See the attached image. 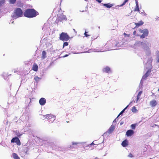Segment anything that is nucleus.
<instances>
[{
	"instance_id": "obj_33",
	"label": "nucleus",
	"mask_w": 159,
	"mask_h": 159,
	"mask_svg": "<svg viewBox=\"0 0 159 159\" xmlns=\"http://www.w3.org/2000/svg\"><path fill=\"white\" fill-rule=\"evenodd\" d=\"M87 32H86V31L84 33V34L85 35V36L86 37H88V36H89V35H88L87 34Z\"/></svg>"
},
{
	"instance_id": "obj_8",
	"label": "nucleus",
	"mask_w": 159,
	"mask_h": 159,
	"mask_svg": "<svg viewBox=\"0 0 159 159\" xmlns=\"http://www.w3.org/2000/svg\"><path fill=\"white\" fill-rule=\"evenodd\" d=\"M39 102L40 105L43 106L46 103V100L45 98H42L39 100Z\"/></svg>"
},
{
	"instance_id": "obj_34",
	"label": "nucleus",
	"mask_w": 159,
	"mask_h": 159,
	"mask_svg": "<svg viewBox=\"0 0 159 159\" xmlns=\"http://www.w3.org/2000/svg\"><path fill=\"white\" fill-rule=\"evenodd\" d=\"M124 35H125V36H127L128 37H129V36H130V35L129 34H126L124 33Z\"/></svg>"
},
{
	"instance_id": "obj_9",
	"label": "nucleus",
	"mask_w": 159,
	"mask_h": 159,
	"mask_svg": "<svg viewBox=\"0 0 159 159\" xmlns=\"http://www.w3.org/2000/svg\"><path fill=\"white\" fill-rule=\"evenodd\" d=\"M134 133V131L131 129L127 130L126 132V135L127 136H130L132 135Z\"/></svg>"
},
{
	"instance_id": "obj_44",
	"label": "nucleus",
	"mask_w": 159,
	"mask_h": 159,
	"mask_svg": "<svg viewBox=\"0 0 159 159\" xmlns=\"http://www.w3.org/2000/svg\"><path fill=\"white\" fill-rule=\"evenodd\" d=\"M158 61L159 62V58H158Z\"/></svg>"
},
{
	"instance_id": "obj_20",
	"label": "nucleus",
	"mask_w": 159,
	"mask_h": 159,
	"mask_svg": "<svg viewBox=\"0 0 159 159\" xmlns=\"http://www.w3.org/2000/svg\"><path fill=\"white\" fill-rule=\"evenodd\" d=\"M12 157L14 159H20V157H18L17 154L16 153L12 154Z\"/></svg>"
},
{
	"instance_id": "obj_18",
	"label": "nucleus",
	"mask_w": 159,
	"mask_h": 159,
	"mask_svg": "<svg viewBox=\"0 0 159 159\" xmlns=\"http://www.w3.org/2000/svg\"><path fill=\"white\" fill-rule=\"evenodd\" d=\"M128 0H125L122 4L120 6L118 5L117 6H116L115 7V8L116 9L117 8V7H120L123 6V5H125L127 2H128Z\"/></svg>"
},
{
	"instance_id": "obj_36",
	"label": "nucleus",
	"mask_w": 159,
	"mask_h": 159,
	"mask_svg": "<svg viewBox=\"0 0 159 159\" xmlns=\"http://www.w3.org/2000/svg\"><path fill=\"white\" fill-rule=\"evenodd\" d=\"M136 33V31L135 30L133 32V34L134 35H135Z\"/></svg>"
},
{
	"instance_id": "obj_22",
	"label": "nucleus",
	"mask_w": 159,
	"mask_h": 159,
	"mask_svg": "<svg viewBox=\"0 0 159 159\" xmlns=\"http://www.w3.org/2000/svg\"><path fill=\"white\" fill-rule=\"evenodd\" d=\"M134 11H138L139 12L140 10L139 8V6H136L135 7L134 9Z\"/></svg>"
},
{
	"instance_id": "obj_10",
	"label": "nucleus",
	"mask_w": 159,
	"mask_h": 159,
	"mask_svg": "<svg viewBox=\"0 0 159 159\" xmlns=\"http://www.w3.org/2000/svg\"><path fill=\"white\" fill-rule=\"evenodd\" d=\"M157 104L156 101L154 100L151 101L150 102V104L152 107H154Z\"/></svg>"
},
{
	"instance_id": "obj_13",
	"label": "nucleus",
	"mask_w": 159,
	"mask_h": 159,
	"mask_svg": "<svg viewBox=\"0 0 159 159\" xmlns=\"http://www.w3.org/2000/svg\"><path fill=\"white\" fill-rule=\"evenodd\" d=\"M113 5V4H110V3L103 4V6H105L107 8H110L112 7Z\"/></svg>"
},
{
	"instance_id": "obj_7",
	"label": "nucleus",
	"mask_w": 159,
	"mask_h": 159,
	"mask_svg": "<svg viewBox=\"0 0 159 159\" xmlns=\"http://www.w3.org/2000/svg\"><path fill=\"white\" fill-rule=\"evenodd\" d=\"M57 19L58 21H62L64 20H66V17L64 15H61L57 17Z\"/></svg>"
},
{
	"instance_id": "obj_1",
	"label": "nucleus",
	"mask_w": 159,
	"mask_h": 159,
	"mask_svg": "<svg viewBox=\"0 0 159 159\" xmlns=\"http://www.w3.org/2000/svg\"><path fill=\"white\" fill-rule=\"evenodd\" d=\"M39 14L38 12L34 9H28L25 10L24 13L25 16L28 18H33Z\"/></svg>"
},
{
	"instance_id": "obj_19",
	"label": "nucleus",
	"mask_w": 159,
	"mask_h": 159,
	"mask_svg": "<svg viewBox=\"0 0 159 159\" xmlns=\"http://www.w3.org/2000/svg\"><path fill=\"white\" fill-rule=\"evenodd\" d=\"M143 92L142 91H140L139 92L137 96V98L136 99V102H137L138 100L139 99L140 96L142 93Z\"/></svg>"
},
{
	"instance_id": "obj_6",
	"label": "nucleus",
	"mask_w": 159,
	"mask_h": 159,
	"mask_svg": "<svg viewBox=\"0 0 159 159\" xmlns=\"http://www.w3.org/2000/svg\"><path fill=\"white\" fill-rule=\"evenodd\" d=\"M46 118L48 119V120L53 121L55 119V116L53 115L50 114H48L45 115Z\"/></svg>"
},
{
	"instance_id": "obj_43",
	"label": "nucleus",
	"mask_w": 159,
	"mask_h": 159,
	"mask_svg": "<svg viewBox=\"0 0 159 159\" xmlns=\"http://www.w3.org/2000/svg\"><path fill=\"white\" fill-rule=\"evenodd\" d=\"M90 144L92 145V144H94L93 143V142Z\"/></svg>"
},
{
	"instance_id": "obj_31",
	"label": "nucleus",
	"mask_w": 159,
	"mask_h": 159,
	"mask_svg": "<svg viewBox=\"0 0 159 159\" xmlns=\"http://www.w3.org/2000/svg\"><path fill=\"white\" fill-rule=\"evenodd\" d=\"M131 126L132 129H134L135 127V125L134 124L131 125Z\"/></svg>"
},
{
	"instance_id": "obj_2",
	"label": "nucleus",
	"mask_w": 159,
	"mask_h": 159,
	"mask_svg": "<svg viewBox=\"0 0 159 159\" xmlns=\"http://www.w3.org/2000/svg\"><path fill=\"white\" fill-rule=\"evenodd\" d=\"M23 12L21 9L20 8H16L14 11L13 17H19L23 16Z\"/></svg>"
},
{
	"instance_id": "obj_29",
	"label": "nucleus",
	"mask_w": 159,
	"mask_h": 159,
	"mask_svg": "<svg viewBox=\"0 0 159 159\" xmlns=\"http://www.w3.org/2000/svg\"><path fill=\"white\" fill-rule=\"evenodd\" d=\"M132 111L133 112H135L136 110V107H134L132 108Z\"/></svg>"
},
{
	"instance_id": "obj_15",
	"label": "nucleus",
	"mask_w": 159,
	"mask_h": 159,
	"mask_svg": "<svg viewBox=\"0 0 159 159\" xmlns=\"http://www.w3.org/2000/svg\"><path fill=\"white\" fill-rule=\"evenodd\" d=\"M103 71L105 72L109 73L111 71L110 69L108 67H106L103 69Z\"/></svg>"
},
{
	"instance_id": "obj_45",
	"label": "nucleus",
	"mask_w": 159,
	"mask_h": 159,
	"mask_svg": "<svg viewBox=\"0 0 159 159\" xmlns=\"http://www.w3.org/2000/svg\"><path fill=\"white\" fill-rule=\"evenodd\" d=\"M141 43H143V42H141Z\"/></svg>"
},
{
	"instance_id": "obj_28",
	"label": "nucleus",
	"mask_w": 159,
	"mask_h": 159,
	"mask_svg": "<svg viewBox=\"0 0 159 159\" xmlns=\"http://www.w3.org/2000/svg\"><path fill=\"white\" fill-rule=\"evenodd\" d=\"M68 45V43L66 42L63 43V48H64L65 46H67Z\"/></svg>"
},
{
	"instance_id": "obj_24",
	"label": "nucleus",
	"mask_w": 159,
	"mask_h": 159,
	"mask_svg": "<svg viewBox=\"0 0 159 159\" xmlns=\"http://www.w3.org/2000/svg\"><path fill=\"white\" fill-rule=\"evenodd\" d=\"M29 151V148L27 147H25V148L24 149V152H25V153L26 154H28V151Z\"/></svg>"
},
{
	"instance_id": "obj_42",
	"label": "nucleus",
	"mask_w": 159,
	"mask_h": 159,
	"mask_svg": "<svg viewBox=\"0 0 159 159\" xmlns=\"http://www.w3.org/2000/svg\"><path fill=\"white\" fill-rule=\"evenodd\" d=\"M118 117H117V118H116L113 121V122H116V119Z\"/></svg>"
},
{
	"instance_id": "obj_12",
	"label": "nucleus",
	"mask_w": 159,
	"mask_h": 159,
	"mask_svg": "<svg viewBox=\"0 0 159 159\" xmlns=\"http://www.w3.org/2000/svg\"><path fill=\"white\" fill-rule=\"evenodd\" d=\"M32 69L35 71H37L38 69V66L35 63H34L33 65Z\"/></svg>"
},
{
	"instance_id": "obj_40",
	"label": "nucleus",
	"mask_w": 159,
	"mask_h": 159,
	"mask_svg": "<svg viewBox=\"0 0 159 159\" xmlns=\"http://www.w3.org/2000/svg\"><path fill=\"white\" fill-rule=\"evenodd\" d=\"M78 143H73L72 144L73 145H76Z\"/></svg>"
},
{
	"instance_id": "obj_23",
	"label": "nucleus",
	"mask_w": 159,
	"mask_h": 159,
	"mask_svg": "<svg viewBox=\"0 0 159 159\" xmlns=\"http://www.w3.org/2000/svg\"><path fill=\"white\" fill-rule=\"evenodd\" d=\"M128 105L123 110H122L121 112L120 113L119 115L117 117H118L120 115L122 114L125 111V110L128 107Z\"/></svg>"
},
{
	"instance_id": "obj_21",
	"label": "nucleus",
	"mask_w": 159,
	"mask_h": 159,
	"mask_svg": "<svg viewBox=\"0 0 159 159\" xmlns=\"http://www.w3.org/2000/svg\"><path fill=\"white\" fill-rule=\"evenodd\" d=\"M46 52L45 51H43L42 52V59H44L46 57Z\"/></svg>"
},
{
	"instance_id": "obj_3",
	"label": "nucleus",
	"mask_w": 159,
	"mask_h": 159,
	"mask_svg": "<svg viewBox=\"0 0 159 159\" xmlns=\"http://www.w3.org/2000/svg\"><path fill=\"white\" fill-rule=\"evenodd\" d=\"M70 38V37L66 33L62 32L59 36L60 39L63 41H68Z\"/></svg>"
},
{
	"instance_id": "obj_5",
	"label": "nucleus",
	"mask_w": 159,
	"mask_h": 159,
	"mask_svg": "<svg viewBox=\"0 0 159 159\" xmlns=\"http://www.w3.org/2000/svg\"><path fill=\"white\" fill-rule=\"evenodd\" d=\"M11 142L12 143H16L17 145L19 146H20L21 144V143L19 139L17 137L13 138L11 140Z\"/></svg>"
},
{
	"instance_id": "obj_35",
	"label": "nucleus",
	"mask_w": 159,
	"mask_h": 159,
	"mask_svg": "<svg viewBox=\"0 0 159 159\" xmlns=\"http://www.w3.org/2000/svg\"><path fill=\"white\" fill-rule=\"evenodd\" d=\"M135 3H136V6H139L138 2V1L136 0H135Z\"/></svg>"
},
{
	"instance_id": "obj_17",
	"label": "nucleus",
	"mask_w": 159,
	"mask_h": 159,
	"mask_svg": "<svg viewBox=\"0 0 159 159\" xmlns=\"http://www.w3.org/2000/svg\"><path fill=\"white\" fill-rule=\"evenodd\" d=\"M122 145L124 147H125L127 146L128 141L127 140H125L123 141L122 143Z\"/></svg>"
},
{
	"instance_id": "obj_41",
	"label": "nucleus",
	"mask_w": 159,
	"mask_h": 159,
	"mask_svg": "<svg viewBox=\"0 0 159 159\" xmlns=\"http://www.w3.org/2000/svg\"><path fill=\"white\" fill-rule=\"evenodd\" d=\"M124 123V122L123 121H121L120 122V125H122Z\"/></svg>"
},
{
	"instance_id": "obj_27",
	"label": "nucleus",
	"mask_w": 159,
	"mask_h": 159,
	"mask_svg": "<svg viewBox=\"0 0 159 159\" xmlns=\"http://www.w3.org/2000/svg\"><path fill=\"white\" fill-rule=\"evenodd\" d=\"M16 0H9V2L11 4H14L15 3Z\"/></svg>"
},
{
	"instance_id": "obj_14",
	"label": "nucleus",
	"mask_w": 159,
	"mask_h": 159,
	"mask_svg": "<svg viewBox=\"0 0 159 159\" xmlns=\"http://www.w3.org/2000/svg\"><path fill=\"white\" fill-rule=\"evenodd\" d=\"M115 128V126L114 125H112L108 129L109 133H111L114 130Z\"/></svg>"
},
{
	"instance_id": "obj_26",
	"label": "nucleus",
	"mask_w": 159,
	"mask_h": 159,
	"mask_svg": "<svg viewBox=\"0 0 159 159\" xmlns=\"http://www.w3.org/2000/svg\"><path fill=\"white\" fill-rule=\"evenodd\" d=\"M36 81L38 82L39 81L40 78L37 76H35L34 78Z\"/></svg>"
},
{
	"instance_id": "obj_47",
	"label": "nucleus",
	"mask_w": 159,
	"mask_h": 159,
	"mask_svg": "<svg viewBox=\"0 0 159 159\" xmlns=\"http://www.w3.org/2000/svg\"><path fill=\"white\" fill-rule=\"evenodd\" d=\"M139 35H137V36H139Z\"/></svg>"
},
{
	"instance_id": "obj_16",
	"label": "nucleus",
	"mask_w": 159,
	"mask_h": 159,
	"mask_svg": "<svg viewBox=\"0 0 159 159\" xmlns=\"http://www.w3.org/2000/svg\"><path fill=\"white\" fill-rule=\"evenodd\" d=\"M151 72V71L149 70H148L147 72L145 73V75H144L143 77V79H145L149 75V74Z\"/></svg>"
},
{
	"instance_id": "obj_37",
	"label": "nucleus",
	"mask_w": 159,
	"mask_h": 159,
	"mask_svg": "<svg viewBox=\"0 0 159 159\" xmlns=\"http://www.w3.org/2000/svg\"><path fill=\"white\" fill-rule=\"evenodd\" d=\"M158 126L156 124H154V125H153L152 126V127H154L155 126Z\"/></svg>"
},
{
	"instance_id": "obj_4",
	"label": "nucleus",
	"mask_w": 159,
	"mask_h": 159,
	"mask_svg": "<svg viewBox=\"0 0 159 159\" xmlns=\"http://www.w3.org/2000/svg\"><path fill=\"white\" fill-rule=\"evenodd\" d=\"M139 31L140 33H143L141 35H139L140 38L141 39H143L147 36L148 35V31L147 29H144L143 30L139 29Z\"/></svg>"
},
{
	"instance_id": "obj_46",
	"label": "nucleus",
	"mask_w": 159,
	"mask_h": 159,
	"mask_svg": "<svg viewBox=\"0 0 159 159\" xmlns=\"http://www.w3.org/2000/svg\"><path fill=\"white\" fill-rule=\"evenodd\" d=\"M66 122H67V123H68V122H69V121H66Z\"/></svg>"
},
{
	"instance_id": "obj_25",
	"label": "nucleus",
	"mask_w": 159,
	"mask_h": 159,
	"mask_svg": "<svg viewBox=\"0 0 159 159\" xmlns=\"http://www.w3.org/2000/svg\"><path fill=\"white\" fill-rule=\"evenodd\" d=\"M5 0H0V7L2 4H3L5 3Z\"/></svg>"
},
{
	"instance_id": "obj_48",
	"label": "nucleus",
	"mask_w": 159,
	"mask_h": 159,
	"mask_svg": "<svg viewBox=\"0 0 159 159\" xmlns=\"http://www.w3.org/2000/svg\"><path fill=\"white\" fill-rule=\"evenodd\" d=\"M73 30H74V31H75V29H73Z\"/></svg>"
},
{
	"instance_id": "obj_11",
	"label": "nucleus",
	"mask_w": 159,
	"mask_h": 159,
	"mask_svg": "<svg viewBox=\"0 0 159 159\" xmlns=\"http://www.w3.org/2000/svg\"><path fill=\"white\" fill-rule=\"evenodd\" d=\"M143 23V22L142 20L140 21L139 23H135L134 24L136 26L134 28H138L139 26L142 25Z\"/></svg>"
},
{
	"instance_id": "obj_39",
	"label": "nucleus",
	"mask_w": 159,
	"mask_h": 159,
	"mask_svg": "<svg viewBox=\"0 0 159 159\" xmlns=\"http://www.w3.org/2000/svg\"><path fill=\"white\" fill-rule=\"evenodd\" d=\"M68 55H68V54H66L64 56H63V57H67V56H68Z\"/></svg>"
},
{
	"instance_id": "obj_30",
	"label": "nucleus",
	"mask_w": 159,
	"mask_h": 159,
	"mask_svg": "<svg viewBox=\"0 0 159 159\" xmlns=\"http://www.w3.org/2000/svg\"><path fill=\"white\" fill-rule=\"evenodd\" d=\"M16 134L18 137L20 136L21 135V134H20V133H19V131H16Z\"/></svg>"
},
{
	"instance_id": "obj_38",
	"label": "nucleus",
	"mask_w": 159,
	"mask_h": 159,
	"mask_svg": "<svg viewBox=\"0 0 159 159\" xmlns=\"http://www.w3.org/2000/svg\"><path fill=\"white\" fill-rule=\"evenodd\" d=\"M96 0L99 3H100L102 1H101V0Z\"/></svg>"
},
{
	"instance_id": "obj_32",
	"label": "nucleus",
	"mask_w": 159,
	"mask_h": 159,
	"mask_svg": "<svg viewBox=\"0 0 159 159\" xmlns=\"http://www.w3.org/2000/svg\"><path fill=\"white\" fill-rule=\"evenodd\" d=\"M128 157H133V155L131 153H129L128 155Z\"/></svg>"
}]
</instances>
